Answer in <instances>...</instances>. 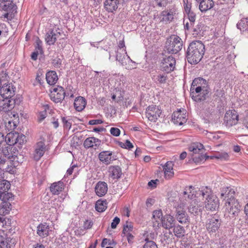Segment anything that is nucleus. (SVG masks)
Returning a JSON list of instances; mask_svg holds the SVG:
<instances>
[{"label": "nucleus", "instance_id": "5", "mask_svg": "<svg viewBox=\"0 0 248 248\" xmlns=\"http://www.w3.org/2000/svg\"><path fill=\"white\" fill-rule=\"evenodd\" d=\"M180 201V203L176 207L175 217L180 223L186 224L188 222L189 219V217L185 209L186 202L182 201V199Z\"/></svg>", "mask_w": 248, "mask_h": 248}, {"label": "nucleus", "instance_id": "63", "mask_svg": "<svg viewBox=\"0 0 248 248\" xmlns=\"http://www.w3.org/2000/svg\"><path fill=\"white\" fill-rule=\"evenodd\" d=\"M93 225V222L91 220H86L83 225V227L85 230H88L91 229Z\"/></svg>", "mask_w": 248, "mask_h": 248}, {"label": "nucleus", "instance_id": "60", "mask_svg": "<svg viewBox=\"0 0 248 248\" xmlns=\"http://www.w3.org/2000/svg\"><path fill=\"white\" fill-rule=\"evenodd\" d=\"M110 133L113 136L118 137L120 135L121 131L118 128L111 127L110 129Z\"/></svg>", "mask_w": 248, "mask_h": 248}, {"label": "nucleus", "instance_id": "6", "mask_svg": "<svg viewBox=\"0 0 248 248\" xmlns=\"http://www.w3.org/2000/svg\"><path fill=\"white\" fill-rule=\"evenodd\" d=\"M175 63V60L172 56H166L160 62V69L165 73H170L174 70Z\"/></svg>", "mask_w": 248, "mask_h": 248}, {"label": "nucleus", "instance_id": "57", "mask_svg": "<svg viewBox=\"0 0 248 248\" xmlns=\"http://www.w3.org/2000/svg\"><path fill=\"white\" fill-rule=\"evenodd\" d=\"M12 197L13 195L12 193H9L7 191L0 193V199L2 201V202H7V201L12 199Z\"/></svg>", "mask_w": 248, "mask_h": 248}, {"label": "nucleus", "instance_id": "27", "mask_svg": "<svg viewBox=\"0 0 248 248\" xmlns=\"http://www.w3.org/2000/svg\"><path fill=\"white\" fill-rule=\"evenodd\" d=\"M101 141L94 137H89L84 141L83 146L86 149L94 148L95 149L100 145Z\"/></svg>", "mask_w": 248, "mask_h": 248}, {"label": "nucleus", "instance_id": "21", "mask_svg": "<svg viewBox=\"0 0 248 248\" xmlns=\"http://www.w3.org/2000/svg\"><path fill=\"white\" fill-rule=\"evenodd\" d=\"M175 219L173 216L170 214L165 215L162 217L160 222L161 226L167 230H170L174 225Z\"/></svg>", "mask_w": 248, "mask_h": 248}, {"label": "nucleus", "instance_id": "19", "mask_svg": "<svg viewBox=\"0 0 248 248\" xmlns=\"http://www.w3.org/2000/svg\"><path fill=\"white\" fill-rule=\"evenodd\" d=\"M196 191L195 188L192 186L186 187L185 190L183 193V195L180 198V200L182 199V201H185L187 202L188 200L192 199L196 196Z\"/></svg>", "mask_w": 248, "mask_h": 248}, {"label": "nucleus", "instance_id": "56", "mask_svg": "<svg viewBox=\"0 0 248 248\" xmlns=\"http://www.w3.org/2000/svg\"><path fill=\"white\" fill-rule=\"evenodd\" d=\"M118 145L123 148L128 150H130L134 147L133 144L129 140H126L124 142L119 141Z\"/></svg>", "mask_w": 248, "mask_h": 248}, {"label": "nucleus", "instance_id": "18", "mask_svg": "<svg viewBox=\"0 0 248 248\" xmlns=\"http://www.w3.org/2000/svg\"><path fill=\"white\" fill-rule=\"evenodd\" d=\"M1 96L6 99L11 98L15 94L13 86L11 84L4 83L0 89Z\"/></svg>", "mask_w": 248, "mask_h": 248}, {"label": "nucleus", "instance_id": "37", "mask_svg": "<svg viewBox=\"0 0 248 248\" xmlns=\"http://www.w3.org/2000/svg\"><path fill=\"white\" fill-rule=\"evenodd\" d=\"M46 78L47 83L50 85L55 84L58 80L57 74L54 71H50L47 72L46 75Z\"/></svg>", "mask_w": 248, "mask_h": 248}, {"label": "nucleus", "instance_id": "59", "mask_svg": "<svg viewBox=\"0 0 248 248\" xmlns=\"http://www.w3.org/2000/svg\"><path fill=\"white\" fill-rule=\"evenodd\" d=\"M184 9L186 14L192 12L191 11V3H189L187 0H184Z\"/></svg>", "mask_w": 248, "mask_h": 248}, {"label": "nucleus", "instance_id": "49", "mask_svg": "<svg viewBox=\"0 0 248 248\" xmlns=\"http://www.w3.org/2000/svg\"><path fill=\"white\" fill-rule=\"evenodd\" d=\"M188 211L194 215L198 214L200 211L199 207L195 201H192L190 203V205L188 207Z\"/></svg>", "mask_w": 248, "mask_h": 248}, {"label": "nucleus", "instance_id": "11", "mask_svg": "<svg viewBox=\"0 0 248 248\" xmlns=\"http://www.w3.org/2000/svg\"><path fill=\"white\" fill-rule=\"evenodd\" d=\"M65 93L63 87L57 86L52 89L50 93V97L55 103L62 101L65 97Z\"/></svg>", "mask_w": 248, "mask_h": 248}, {"label": "nucleus", "instance_id": "9", "mask_svg": "<svg viewBox=\"0 0 248 248\" xmlns=\"http://www.w3.org/2000/svg\"><path fill=\"white\" fill-rule=\"evenodd\" d=\"M162 111L159 107L155 105H151L146 109V117L151 122H155L160 117Z\"/></svg>", "mask_w": 248, "mask_h": 248}, {"label": "nucleus", "instance_id": "28", "mask_svg": "<svg viewBox=\"0 0 248 248\" xmlns=\"http://www.w3.org/2000/svg\"><path fill=\"white\" fill-rule=\"evenodd\" d=\"M174 164L172 161H168L163 166V171L165 178L167 179H170L174 176L173 170Z\"/></svg>", "mask_w": 248, "mask_h": 248}, {"label": "nucleus", "instance_id": "10", "mask_svg": "<svg viewBox=\"0 0 248 248\" xmlns=\"http://www.w3.org/2000/svg\"><path fill=\"white\" fill-rule=\"evenodd\" d=\"M202 116L203 118L208 122L214 120L216 118L214 106L209 103L204 104V107L202 111Z\"/></svg>", "mask_w": 248, "mask_h": 248}, {"label": "nucleus", "instance_id": "32", "mask_svg": "<svg viewBox=\"0 0 248 248\" xmlns=\"http://www.w3.org/2000/svg\"><path fill=\"white\" fill-rule=\"evenodd\" d=\"M162 217H163V216L161 210H157L153 211L152 218L154 227L157 228L161 226L160 222Z\"/></svg>", "mask_w": 248, "mask_h": 248}, {"label": "nucleus", "instance_id": "22", "mask_svg": "<svg viewBox=\"0 0 248 248\" xmlns=\"http://www.w3.org/2000/svg\"><path fill=\"white\" fill-rule=\"evenodd\" d=\"M49 227L46 222L41 223L37 227L36 233L41 238H45L49 234Z\"/></svg>", "mask_w": 248, "mask_h": 248}, {"label": "nucleus", "instance_id": "52", "mask_svg": "<svg viewBox=\"0 0 248 248\" xmlns=\"http://www.w3.org/2000/svg\"><path fill=\"white\" fill-rule=\"evenodd\" d=\"M133 226L131 222L127 221L124 226L123 230V233L125 235L126 234L131 233L133 231Z\"/></svg>", "mask_w": 248, "mask_h": 248}, {"label": "nucleus", "instance_id": "47", "mask_svg": "<svg viewBox=\"0 0 248 248\" xmlns=\"http://www.w3.org/2000/svg\"><path fill=\"white\" fill-rule=\"evenodd\" d=\"M17 126V119H16L14 122L10 121H5V126L6 129L10 132L14 130Z\"/></svg>", "mask_w": 248, "mask_h": 248}, {"label": "nucleus", "instance_id": "36", "mask_svg": "<svg viewBox=\"0 0 248 248\" xmlns=\"http://www.w3.org/2000/svg\"><path fill=\"white\" fill-rule=\"evenodd\" d=\"M190 152H192L193 155L202 154L204 150L203 145L199 142H194L191 143L188 147Z\"/></svg>", "mask_w": 248, "mask_h": 248}, {"label": "nucleus", "instance_id": "38", "mask_svg": "<svg viewBox=\"0 0 248 248\" xmlns=\"http://www.w3.org/2000/svg\"><path fill=\"white\" fill-rule=\"evenodd\" d=\"M214 6L213 0H202L200 3L199 9L202 12H205L211 9Z\"/></svg>", "mask_w": 248, "mask_h": 248}, {"label": "nucleus", "instance_id": "43", "mask_svg": "<svg viewBox=\"0 0 248 248\" xmlns=\"http://www.w3.org/2000/svg\"><path fill=\"white\" fill-rule=\"evenodd\" d=\"M11 204L8 202H2L0 204V215L5 216L9 213Z\"/></svg>", "mask_w": 248, "mask_h": 248}, {"label": "nucleus", "instance_id": "24", "mask_svg": "<svg viewBox=\"0 0 248 248\" xmlns=\"http://www.w3.org/2000/svg\"><path fill=\"white\" fill-rule=\"evenodd\" d=\"M46 149V145L44 142L40 141L37 142L36 145L34 154V159L36 160H39L44 155Z\"/></svg>", "mask_w": 248, "mask_h": 248}, {"label": "nucleus", "instance_id": "30", "mask_svg": "<svg viewBox=\"0 0 248 248\" xmlns=\"http://www.w3.org/2000/svg\"><path fill=\"white\" fill-rule=\"evenodd\" d=\"M235 191L230 187L225 186L221 189L220 198H223L225 201L228 199L234 198Z\"/></svg>", "mask_w": 248, "mask_h": 248}, {"label": "nucleus", "instance_id": "41", "mask_svg": "<svg viewBox=\"0 0 248 248\" xmlns=\"http://www.w3.org/2000/svg\"><path fill=\"white\" fill-rule=\"evenodd\" d=\"M237 27L248 38V18H242L237 24Z\"/></svg>", "mask_w": 248, "mask_h": 248}, {"label": "nucleus", "instance_id": "48", "mask_svg": "<svg viewBox=\"0 0 248 248\" xmlns=\"http://www.w3.org/2000/svg\"><path fill=\"white\" fill-rule=\"evenodd\" d=\"M62 122L63 124V128L69 130L71 128L72 124L73 122V120L68 117H62Z\"/></svg>", "mask_w": 248, "mask_h": 248}, {"label": "nucleus", "instance_id": "35", "mask_svg": "<svg viewBox=\"0 0 248 248\" xmlns=\"http://www.w3.org/2000/svg\"><path fill=\"white\" fill-rule=\"evenodd\" d=\"M18 137V133H13L12 131H10V132L8 133L5 137V140L8 145L13 146L14 145L17 143Z\"/></svg>", "mask_w": 248, "mask_h": 248}, {"label": "nucleus", "instance_id": "26", "mask_svg": "<svg viewBox=\"0 0 248 248\" xmlns=\"http://www.w3.org/2000/svg\"><path fill=\"white\" fill-rule=\"evenodd\" d=\"M108 189V185L105 182H98L95 187V192L98 197L104 196L107 192Z\"/></svg>", "mask_w": 248, "mask_h": 248}, {"label": "nucleus", "instance_id": "29", "mask_svg": "<svg viewBox=\"0 0 248 248\" xmlns=\"http://www.w3.org/2000/svg\"><path fill=\"white\" fill-rule=\"evenodd\" d=\"M64 188V183L61 181L53 183L49 187L50 191L53 195H59Z\"/></svg>", "mask_w": 248, "mask_h": 248}, {"label": "nucleus", "instance_id": "8", "mask_svg": "<svg viewBox=\"0 0 248 248\" xmlns=\"http://www.w3.org/2000/svg\"><path fill=\"white\" fill-rule=\"evenodd\" d=\"M61 36L60 29L59 28H54L49 30L46 33L45 41L47 45H53L57 40H60Z\"/></svg>", "mask_w": 248, "mask_h": 248}, {"label": "nucleus", "instance_id": "61", "mask_svg": "<svg viewBox=\"0 0 248 248\" xmlns=\"http://www.w3.org/2000/svg\"><path fill=\"white\" fill-rule=\"evenodd\" d=\"M46 116L47 112L46 109L44 110L39 112L38 116L39 122L44 120L46 118Z\"/></svg>", "mask_w": 248, "mask_h": 248}, {"label": "nucleus", "instance_id": "34", "mask_svg": "<svg viewBox=\"0 0 248 248\" xmlns=\"http://www.w3.org/2000/svg\"><path fill=\"white\" fill-rule=\"evenodd\" d=\"M86 100L82 96L77 97L74 101V106L76 110L78 111L83 110L86 105Z\"/></svg>", "mask_w": 248, "mask_h": 248}, {"label": "nucleus", "instance_id": "45", "mask_svg": "<svg viewBox=\"0 0 248 248\" xmlns=\"http://www.w3.org/2000/svg\"><path fill=\"white\" fill-rule=\"evenodd\" d=\"M107 208V202L101 200H98L95 203V208L98 212H103L106 210Z\"/></svg>", "mask_w": 248, "mask_h": 248}, {"label": "nucleus", "instance_id": "62", "mask_svg": "<svg viewBox=\"0 0 248 248\" xmlns=\"http://www.w3.org/2000/svg\"><path fill=\"white\" fill-rule=\"evenodd\" d=\"M52 63L54 67H60L62 64V60L60 58H56L53 59Z\"/></svg>", "mask_w": 248, "mask_h": 248}, {"label": "nucleus", "instance_id": "53", "mask_svg": "<svg viewBox=\"0 0 248 248\" xmlns=\"http://www.w3.org/2000/svg\"><path fill=\"white\" fill-rule=\"evenodd\" d=\"M42 45V41L39 39L38 37H36L34 46L35 48V50L39 52L40 54H42L43 53Z\"/></svg>", "mask_w": 248, "mask_h": 248}, {"label": "nucleus", "instance_id": "12", "mask_svg": "<svg viewBox=\"0 0 248 248\" xmlns=\"http://www.w3.org/2000/svg\"><path fill=\"white\" fill-rule=\"evenodd\" d=\"M172 122L176 125H181L186 122V110L185 109H179L174 111L172 117Z\"/></svg>", "mask_w": 248, "mask_h": 248}, {"label": "nucleus", "instance_id": "20", "mask_svg": "<svg viewBox=\"0 0 248 248\" xmlns=\"http://www.w3.org/2000/svg\"><path fill=\"white\" fill-rule=\"evenodd\" d=\"M206 88H208L206 81L202 78H199L193 80L190 91L196 90V92H198L199 90Z\"/></svg>", "mask_w": 248, "mask_h": 248}, {"label": "nucleus", "instance_id": "51", "mask_svg": "<svg viewBox=\"0 0 248 248\" xmlns=\"http://www.w3.org/2000/svg\"><path fill=\"white\" fill-rule=\"evenodd\" d=\"M5 121H10L11 122H14L16 119H17V124H19V117L18 114L15 112H10L7 114L5 116Z\"/></svg>", "mask_w": 248, "mask_h": 248}, {"label": "nucleus", "instance_id": "55", "mask_svg": "<svg viewBox=\"0 0 248 248\" xmlns=\"http://www.w3.org/2000/svg\"><path fill=\"white\" fill-rule=\"evenodd\" d=\"M145 241L146 242L143 248H158L156 243L153 241L149 240L148 237L146 238Z\"/></svg>", "mask_w": 248, "mask_h": 248}, {"label": "nucleus", "instance_id": "7", "mask_svg": "<svg viewBox=\"0 0 248 248\" xmlns=\"http://www.w3.org/2000/svg\"><path fill=\"white\" fill-rule=\"evenodd\" d=\"M183 47L181 39L178 36L174 35L167 46L168 51L170 53H177L180 51Z\"/></svg>", "mask_w": 248, "mask_h": 248}, {"label": "nucleus", "instance_id": "13", "mask_svg": "<svg viewBox=\"0 0 248 248\" xmlns=\"http://www.w3.org/2000/svg\"><path fill=\"white\" fill-rule=\"evenodd\" d=\"M176 12V10L175 7L162 11L159 16L160 21L166 24L170 23L173 20Z\"/></svg>", "mask_w": 248, "mask_h": 248}, {"label": "nucleus", "instance_id": "3", "mask_svg": "<svg viewBox=\"0 0 248 248\" xmlns=\"http://www.w3.org/2000/svg\"><path fill=\"white\" fill-rule=\"evenodd\" d=\"M224 208L230 218H235L241 211V205L237 199L231 198L226 201Z\"/></svg>", "mask_w": 248, "mask_h": 248}, {"label": "nucleus", "instance_id": "46", "mask_svg": "<svg viewBox=\"0 0 248 248\" xmlns=\"http://www.w3.org/2000/svg\"><path fill=\"white\" fill-rule=\"evenodd\" d=\"M174 235L178 238H182L185 235V230L184 227L180 225L174 226L173 228Z\"/></svg>", "mask_w": 248, "mask_h": 248}, {"label": "nucleus", "instance_id": "44", "mask_svg": "<svg viewBox=\"0 0 248 248\" xmlns=\"http://www.w3.org/2000/svg\"><path fill=\"white\" fill-rule=\"evenodd\" d=\"M210 159H217L220 160H228L229 159V155L226 152H215L213 155L209 156Z\"/></svg>", "mask_w": 248, "mask_h": 248}, {"label": "nucleus", "instance_id": "50", "mask_svg": "<svg viewBox=\"0 0 248 248\" xmlns=\"http://www.w3.org/2000/svg\"><path fill=\"white\" fill-rule=\"evenodd\" d=\"M10 188V183L5 180L0 181V193L7 192Z\"/></svg>", "mask_w": 248, "mask_h": 248}, {"label": "nucleus", "instance_id": "1", "mask_svg": "<svg viewBox=\"0 0 248 248\" xmlns=\"http://www.w3.org/2000/svg\"><path fill=\"white\" fill-rule=\"evenodd\" d=\"M204 53V45L201 41L192 42L187 51V59L191 64H197L202 58Z\"/></svg>", "mask_w": 248, "mask_h": 248}, {"label": "nucleus", "instance_id": "23", "mask_svg": "<svg viewBox=\"0 0 248 248\" xmlns=\"http://www.w3.org/2000/svg\"><path fill=\"white\" fill-rule=\"evenodd\" d=\"M15 106V100L13 99H5L0 102V111L8 112L13 109Z\"/></svg>", "mask_w": 248, "mask_h": 248}, {"label": "nucleus", "instance_id": "16", "mask_svg": "<svg viewBox=\"0 0 248 248\" xmlns=\"http://www.w3.org/2000/svg\"><path fill=\"white\" fill-rule=\"evenodd\" d=\"M2 9L6 11L3 16L4 18L8 20H11L14 16L15 14L16 13V6L12 2H9L8 4H4L2 6Z\"/></svg>", "mask_w": 248, "mask_h": 248}, {"label": "nucleus", "instance_id": "54", "mask_svg": "<svg viewBox=\"0 0 248 248\" xmlns=\"http://www.w3.org/2000/svg\"><path fill=\"white\" fill-rule=\"evenodd\" d=\"M81 139L79 137H78L76 135H74L71 140V146L75 147L79 146L81 144Z\"/></svg>", "mask_w": 248, "mask_h": 248}, {"label": "nucleus", "instance_id": "2", "mask_svg": "<svg viewBox=\"0 0 248 248\" xmlns=\"http://www.w3.org/2000/svg\"><path fill=\"white\" fill-rule=\"evenodd\" d=\"M199 191L203 197L205 195L207 196L204 202V207L207 210L214 211L218 208L219 201L217 197L213 194L211 188L206 186Z\"/></svg>", "mask_w": 248, "mask_h": 248}, {"label": "nucleus", "instance_id": "4", "mask_svg": "<svg viewBox=\"0 0 248 248\" xmlns=\"http://www.w3.org/2000/svg\"><path fill=\"white\" fill-rule=\"evenodd\" d=\"M239 116L237 112L234 109L227 110L224 115L223 123L228 127H232L238 123Z\"/></svg>", "mask_w": 248, "mask_h": 248}, {"label": "nucleus", "instance_id": "33", "mask_svg": "<svg viewBox=\"0 0 248 248\" xmlns=\"http://www.w3.org/2000/svg\"><path fill=\"white\" fill-rule=\"evenodd\" d=\"M11 240L2 230H0V248H11Z\"/></svg>", "mask_w": 248, "mask_h": 248}, {"label": "nucleus", "instance_id": "40", "mask_svg": "<svg viewBox=\"0 0 248 248\" xmlns=\"http://www.w3.org/2000/svg\"><path fill=\"white\" fill-rule=\"evenodd\" d=\"M152 79L155 82L160 84H164L167 82L168 76L166 73L159 74L155 75V73H151Z\"/></svg>", "mask_w": 248, "mask_h": 248}, {"label": "nucleus", "instance_id": "25", "mask_svg": "<svg viewBox=\"0 0 248 248\" xmlns=\"http://www.w3.org/2000/svg\"><path fill=\"white\" fill-rule=\"evenodd\" d=\"M98 158L101 162L106 165H108L113 160L112 152L109 151H102L99 154Z\"/></svg>", "mask_w": 248, "mask_h": 248}, {"label": "nucleus", "instance_id": "31", "mask_svg": "<svg viewBox=\"0 0 248 248\" xmlns=\"http://www.w3.org/2000/svg\"><path fill=\"white\" fill-rule=\"evenodd\" d=\"M120 3L117 0H106L104 2V8L108 12H113L116 11Z\"/></svg>", "mask_w": 248, "mask_h": 248}, {"label": "nucleus", "instance_id": "17", "mask_svg": "<svg viewBox=\"0 0 248 248\" xmlns=\"http://www.w3.org/2000/svg\"><path fill=\"white\" fill-rule=\"evenodd\" d=\"M208 93V88H206L199 90L198 92H196V90L191 91H190V94L195 101L201 102L205 100Z\"/></svg>", "mask_w": 248, "mask_h": 248}, {"label": "nucleus", "instance_id": "14", "mask_svg": "<svg viewBox=\"0 0 248 248\" xmlns=\"http://www.w3.org/2000/svg\"><path fill=\"white\" fill-rule=\"evenodd\" d=\"M220 221L215 217L209 219L206 223V228L208 232L211 234L216 233L220 226Z\"/></svg>", "mask_w": 248, "mask_h": 248}, {"label": "nucleus", "instance_id": "39", "mask_svg": "<svg viewBox=\"0 0 248 248\" xmlns=\"http://www.w3.org/2000/svg\"><path fill=\"white\" fill-rule=\"evenodd\" d=\"M109 175L112 179H119L122 174L121 168L118 166H111L108 170Z\"/></svg>", "mask_w": 248, "mask_h": 248}, {"label": "nucleus", "instance_id": "64", "mask_svg": "<svg viewBox=\"0 0 248 248\" xmlns=\"http://www.w3.org/2000/svg\"><path fill=\"white\" fill-rule=\"evenodd\" d=\"M187 15V19L189 21L193 22L195 23L196 20V14L193 12L186 14Z\"/></svg>", "mask_w": 248, "mask_h": 248}, {"label": "nucleus", "instance_id": "42", "mask_svg": "<svg viewBox=\"0 0 248 248\" xmlns=\"http://www.w3.org/2000/svg\"><path fill=\"white\" fill-rule=\"evenodd\" d=\"M209 158V156L206 155L202 154H198V155H192V161L196 164H201L203 163L206 159Z\"/></svg>", "mask_w": 248, "mask_h": 248}, {"label": "nucleus", "instance_id": "15", "mask_svg": "<svg viewBox=\"0 0 248 248\" xmlns=\"http://www.w3.org/2000/svg\"><path fill=\"white\" fill-rule=\"evenodd\" d=\"M18 153V151L16 147L8 145L2 148L0 154H2L5 157L8 159H15L17 157Z\"/></svg>", "mask_w": 248, "mask_h": 248}, {"label": "nucleus", "instance_id": "58", "mask_svg": "<svg viewBox=\"0 0 248 248\" xmlns=\"http://www.w3.org/2000/svg\"><path fill=\"white\" fill-rule=\"evenodd\" d=\"M194 23L187 20L186 19L184 20V28L185 30H189L194 27Z\"/></svg>", "mask_w": 248, "mask_h": 248}]
</instances>
